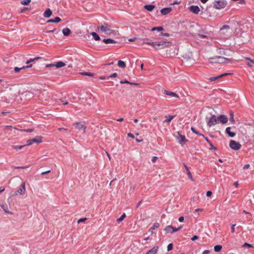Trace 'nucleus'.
<instances>
[{
    "label": "nucleus",
    "instance_id": "f257e3e1",
    "mask_svg": "<svg viewBox=\"0 0 254 254\" xmlns=\"http://www.w3.org/2000/svg\"><path fill=\"white\" fill-rule=\"evenodd\" d=\"M97 28L99 32L106 35H111L114 34L115 33V31L111 29V26L107 23H104V24L101 26H98Z\"/></svg>",
    "mask_w": 254,
    "mask_h": 254
},
{
    "label": "nucleus",
    "instance_id": "f03ea898",
    "mask_svg": "<svg viewBox=\"0 0 254 254\" xmlns=\"http://www.w3.org/2000/svg\"><path fill=\"white\" fill-rule=\"evenodd\" d=\"M171 45V44L170 42L164 41H157L152 44V47L157 50L163 49L166 47L170 46Z\"/></svg>",
    "mask_w": 254,
    "mask_h": 254
},
{
    "label": "nucleus",
    "instance_id": "7ed1b4c3",
    "mask_svg": "<svg viewBox=\"0 0 254 254\" xmlns=\"http://www.w3.org/2000/svg\"><path fill=\"white\" fill-rule=\"evenodd\" d=\"M227 2L224 0H218L214 1L212 4L211 6L216 9H221L226 7Z\"/></svg>",
    "mask_w": 254,
    "mask_h": 254
},
{
    "label": "nucleus",
    "instance_id": "20e7f679",
    "mask_svg": "<svg viewBox=\"0 0 254 254\" xmlns=\"http://www.w3.org/2000/svg\"><path fill=\"white\" fill-rule=\"evenodd\" d=\"M25 182H23L20 188L17 190L15 191L13 194L14 195H22L25 193Z\"/></svg>",
    "mask_w": 254,
    "mask_h": 254
},
{
    "label": "nucleus",
    "instance_id": "39448f33",
    "mask_svg": "<svg viewBox=\"0 0 254 254\" xmlns=\"http://www.w3.org/2000/svg\"><path fill=\"white\" fill-rule=\"evenodd\" d=\"M230 147L234 150H239L241 147V145L239 142L233 140H231L229 143Z\"/></svg>",
    "mask_w": 254,
    "mask_h": 254
},
{
    "label": "nucleus",
    "instance_id": "423d86ee",
    "mask_svg": "<svg viewBox=\"0 0 254 254\" xmlns=\"http://www.w3.org/2000/svg\"><path fill=\"white\" fill-rule=\"evenodd\" d=\"M217 117L215 115H212L209 118L208 121L207 122V125L208 127H210L211 126L215 125L218 123Z\"/></svg>",
    "mask_w": 254,
    "mask_h": 254
},
{
    "label": "nucleus",
    "instance_id": "0eeeda50",
    "mask_svg": "<svg viewBox=\"0 0 254 254\" xmlns=\"http://www.w3.org/2000/svg\"><path fill=\"white\" fill-rule=\"evenodd\" d=\"M74 125L78 130H80L82 129L83 130V133H85L86 127L84 122H76L74 124Z\"/></svg>",
    "mask_w": 254,
    "mask_h": 254
},
{
    "label": "nucleus",
    "instance_id": "6e6552de",
    "mask_svg": "<svg viewBox=\"0 0 254 254\" xmlns=\"http://www.w3.org/2000/svg\"><path fill=\"white\" fill-rule=\"evenodd\" d=\"M42 137L41 136H37L36 138H34L32 139H30L27 141V145H31L33 143H39L42 142Z\"/></svg>",
    "mask_w": 254,
    "mask_h": 254
},
{
    "label": "nucleus",
    "instance_id": "1a4fd4ad",
    "mask_svg": "<svg viewBox=\"0 0 254 254\" xmlns=\"http://www.w3.org/2000/svg\"><path fill=\"white\" fill-rule=\"evenodd\" d=\"M181 227H179L177 228H175L171 225H169L165 228V231L166 233H172L174 232L178 231L179 230H180L181 229Z\"/></svg>",
    "mask_w": 254,
    "mask_h": 254
},
{
    "label": "nucleus",
    "instance_id": "9d476101",
    "mask_svg": "<svg viewBox=\"0 0 254 254\" xmlns=\"http://www.w3.org/2000/svg\"><path fill=\"white\" fill-rule=\"evenodd\" d=\"M178 134L179 136V137H178V142L181 144L182 145L185 144L187 141H188V140L185 137V135H182L180 134L179 132H178Z\"/></svg>",
    "mask_w": 254,
    "mask_h": 254
},
{
    "label": "nucleus",
    "instance_id": "9b49d317",
    "mask_svg": "<svg viewBox=\"0 0 254 254\" xmlns=\"http://www.w3.org/2000/svg\"><path fill=\"white\" fill-rule=\"evenodd\" d=\"M218 123L219 122L223 124H226L228 122V118L224 115H221L217 117Z\"/></svg>",
    "mask_w": 254,
    "mask_h": 254
},
{
    "label": "nucleus",
    "instance_id": "f8f14e48",
    "mask_svg": "<svg viewBox=\"0 0 254 254\" xmlns=\"http://www.w3.org/2000/svg\"><path fill=\"white\" fill-rule=\"evenodd\" d=\"M65 65V63L60 61L57 62L56 64H49L47 65V67H56L57 68H60L63 66H64Z\"/></svg>",
    "mask_w": 254,
    "mask_h": 254
},
{
    "label": "nucleus",
    "instance_id": "ddd939ff",
    "mask_svg": "<svg viewBox=\"0 0 254 254\" xmlns=\"http://www.w3.org/2000/svg\"><path fill=\"white\" fill-rule=\"evenodd\" d=\"M4 212L7 215L14 214L15 212V210L12 209V207H2Z\"/></svg>",
    "mask_w": 254,
    "mask_h": 254
},
{
    "label": "nucleus",
    "instance_id": "4468645a",
    "mask_svg": "<svg viewBox=\"0 0 254 254\" xmlns=\"http://www.w3.org/2000/svg\"><path fill=\"white\" fill-rule=\"evenodd\" d=\"M190 11L194 14H197L200 11L199 7L197 5H191L189 7Z\"/></svg>",
    "mask_w": 254,
    "mask_h": 254
},
{
    "label": "nucleus",
    "instance_id": "2eb2a0df",
    "mask_svg": "<svg viewBox=\"0 0 254 254\" xmlns=\"http://www.w3.org/2000/svg\"><path fill=\"white\" fill-rule=\"evenodd\" d=\"M218 62H217L218 64H222L224 63L226 61H230L231 60L230 58H226L222 56H218Z\"/></svg>",
    "mask_w": 254,
    "mask_h": 254
},
{
    "label": "nucleus",
    "instance_id": "dca6fc26",
    "mask_svg": "<svg viewBox=\"0 0 254 254\" xmlns=\"http://www.w3.org/2000/svg\"><path fill=\"white\" fill-rule=\"evenodd\" d=\"M164 94L166 95L172 97H176V98L179 97V95L178 94H177L176 93L173 92L171 91H168L166 90L164 91Z\"/></svg>",
    "mask_w": 254,
    "mask_h": 254
},
{
    "label": "nucleus",
    "instance_id": "f3484780",
    "mask_svg": "<svg viewBox=\"0 0 254 254\" xmlns=\"http://www.w3.org/2000/svg\"><path fill=\"white\" fill-rule=\"evenodd\" d=\"M172 10L171 7H166L161 9L160 12L162 15H165L171 12Z\"/></svg>",
    "mask_w": 254,
    "mask_h": 254
},
{
    "label": "nucleus",
    "instance_id": "a211bd4d",
    "mask_svg": "<svg viewBox=\"0 0 254 254\" xmlns=\"http://www.w3.org/2000/svg\"><path fill=\"white\" fill-rule=\"evenodd\" d=\"M159 250L158 246H155L152 249L148 251L145 254H157Z\"/></svg>",
    "mask_w": 254,
    "mask_h": 254
},
{
    "label": "nucleus",
    "instance_id": "6ab92c4d",
    "mask_svg": "<svg viewBox=\"0 0 254 254\" xmlns=\"http://www.w3.org/2000/svg\"><path fill=\"white\" fill-rule=\"evenodd\" d=\"M52 14V11L50 8H47L44 12L43 15L46 18L50 17Z\"/></svg>",
    "mask_w": 254,
    "mask_h": 254
},
{
    "label": "nucleus",
    "instance_id": "aec40b11",
    "mask_svg": "<svg viewBox=\"0 0 254 254\" xmlns=\"http://www.w3.org/2000/svg\"><path fill=\"white\" fill-rule=\"evenodd\" d=\"M231 129L230 127H227L226 128V133L228 134L230 137H233L235 136L236 134L235 132L231 131Z\"/></svg>",
    "mask_w": 254,
    "mask_h": 254
},
{
    "label": "nucleus",
    "instance_id": "412c9836",
    "mask_svg": "<svg viewBox=\"0 0 254 254\" xmlns=\"http://www.w3.org/2000/svg\"><path fill=\"white\" fill-rule=\"evenodd\" d=\"M62 21V19L59 17H56L55 19H49L47 21V23H52V22H55V23H58Z\"/></svg>",
    "mask_w": 254,
    "mask_h": 254
},
{
    "label": "nucleus",
    "instance_id": "4be33fe9",
    "mask_svg": "<svg viewBox=\"0 0 254 254\" xmlns=\"http://www.w3.org/2000/svg\"><path fill=\"white\" fill-rule=\"evenodd\" d=\"M155 6L153 4H146L144 6L145 9L149 11H151L155 8Z\"/></svg>",
    "mask_w": 254,
    "mask_h": 254
},
{
    "label": "nucleus",
    "instance_id": "5701e85b",
    "mask_svg": "<svg viewBox=\"0 0 254 254\" xmlns=\"http://www.w3.org/2000/svg\"><path fill=\"white\" fill-rule=\"evenodd\" d=\"M62 32L64 36H68L70 34L71 31L68 28H65L63 29Z\"/></svg>",
    "mask_w": 254,
    "mask_h": 254
},
{
    "label": "nucleus",
    "instance_id": "b1692460",
    "mask_svg": "<svg viewBox=\"0 0 254 254\" xmlns=\"http://www.w3.org/2000/svg\"><path fill=\"white\" fill-rule=\"evenodd\" d=\"M218 56H216L209 58L208 60H209V62L211 63L218 64V63H217V62H218Z\"/></svg>",
    "mask_w": 254,
    "mask_h": 254
},
{
    "label": "nucleus",
    "instance_id": "393cba45",
    "mask_svg": "<svg viewBox=\"0 0 254 254\" xmlns=\"http://www.w3.org/2000/svg\"><path fill=\"white\" fill-rule=\"evenodd\" d=\"M160 226V224L158 222L155 223L149 229V231L151 232V233H153V231L157 228H158Z\"/></svg>",
    "mask_w": 254,
    "mask_h": 254
},
{
    "label": "nucleus",
    "instance_id": "a878e982",
    "mask_svg": "<svg viewBox=\"0 0 254 254\" xmlns=\"http://www.w3.org/2000/svg\"><path fill=\"white\" fill-rule=\"evenodd\" d=\"M186 169V171H187V175L189 177V178L191 180V181H193V179L192 178V176L191 174V173L190 172V171L189 170V167L186 165V164H184Z\"/></svg>",
    "mask_w": 254,
    "mask_h": 254
},
{
    "label": "nucleus",
    "instance_id": "bb28decb",
    "mask_svg": "<svg viewBox=\"0 0 254 254\" xmlns=\"http://www.w3.org/2000/svg\"><path fill=\"white\" fill-rule=\"evenodd\" d=\"M103 41L106 44H114L116 43V42L114 40L112 39H103Z\"/></svg>",
    "mask_w": 254,
    "mask_h": 254
},
{
    "label": "nucleus",
    "instance_id": "cd10ccee",
    "mask_svg": "<svg viewBox=\"0 0 254 254\" xmlns=\"http://www.w3.org/2000/svg\"><path fill=\"white\" fill-rule=\"evenodd\" d=\"M245 59L249 62L247 63V65L249 66L252 67L253 64H254V59L252 60L250 58L246 57Z\"/></svg>",
    "mask_w": 254,
    "mask_h": 254
},
{
    "label": "nucleus",
    "instance_id": "c85d7f7f",
    "mask_svg": "<svg viewBox=\"0 0 254 254\" xmlns=\"http://www.w3.org/2000/svg\"><path fill=\"white\" fill-rule=\"evenodd\" d=\"M90 34L93 36L95 40L99 41L100 40L99 36L96 32H92L90 33Z\"/></svg>",
    "mask_w": 254,
    "mask_h": 254
},
{
    "label": "nucleus",
    "instance_id": "c756f323",
    "mask_svg": "<svg viewBox=\"0 0 254 254\" xmlns=\"http://www.w3.org/2000/svg\"><path fill=\"white\" fill-rule=\"evenodd\" d=\"M118 65L120 67L124 68L126 67V63L124 61L120 60L118 61Z\"/></svg>",
    "mask_w": 254,
    "mask_h": 254
},
{
    "label": "nucleus",
    "instance_id": "7c9ffc66",
    "mask_svg": "<svg viewBox=\"0 0 254 254\" xmlns=\"http://www.w3.org/2000/svg\"><path fill=\"white\" fill-rule=\"evenodd\" d=\"M230 121L232 124H234L235 123V121L234 119V113L232 111L230 112Z\"/></svg>",
    "mask_w": 254,
    "mask_h": 254
},
{
    "label": "nucleus",
    "instance_id": "2f4dec72",
    "mask_svg": "<svg viewBox=\"0 0 254 254\" xmlns=\"http://www.w3.org/2000/svg\"><path fill=\"white\" fill-rule=\"evenodd\" d=\"M222 248V247L221 245H216L214 248V250L215 252H220Z\"/></svg>",
    "mask_w": 254,
    "mask_h": 254
},
{
    "label": "nucleus",
    "instance_id": "473e14b6",
    "mask_svg": "<svg viewBox=\"0 0 254 254\" xmlns=\"http://www.w3.org/2000/svg\"><path fill=\"white\" fill-rule=\"evenodd\" d=\"M126 215L124 213V214H123L122 215V216L119 218L117 219V222L119 223L121 222H122L124 220V219L126 217Z\"/></svg>",
    "mask_w": 254,
    "mask_h": 254
},
{
    "label": "nucleus",
    "instance_id": "72a5a7b5",
    "mask_svg": "<svg viewBox=\"0 0 254 254\" xmlns=\"http://www.w3.org/2000/svg\"><path fill=\"white\" fill-rule=\"evenodd\" d=\"M120 83L121 84H124V83H126V84H131V85H138V83H132V82H130L127 80H125V81H123V80H121L120 81Z\"/></svg>",
    "mask_w": 254,
    "mask_h": 254
},
{
    "label": "nucleus",
    "instance_id": "f704fd0d",
    "mask_svg": "<svg viewBox=\"0 0 254 254\" xmlns=\"http://www.w3.org/2000/svg\"><path fill=\"white\" fill-rule=\"evenodd\" d=\"M163 30V28L162 26L159 27H155L152 28L151 31H153L155 30H158L159 31H162Z\"/></svg>",
    "mask_w": 254,
    "mask_h": 254
},
{
    "label": "nucleus",
    "instance_id": "c9c22d12",
    "mask_svg": "<svg viewBox=\"0 0 254 254\" xmlns=\"http://www.w3.org/2000/svg\"><path fill=\"white\" fill-rule=\"evenodd\" d=\"M25 146H26V145H13L12 146V148L13 149H21L23 147H24Z\"/></svg>",
    "mask_w": 254,
    "mask_h": 254
},
{
    "label": "nucleus",
    "instance_id": "e433bc0d",
    "mask_svg": "<svg viewBox=\"0 0 254 254\" xmlns=\"http://www.w3.org/2000/svg\"><path fill=\"white\" fill-rule=\"evenodd\" d=\"M81 74L83 75H87L89 76H93L94 74L91 72H83L80 73Z\"/></svg>",
    "mask_w": 254,
    "mask_h": 254
},
{
    "label": "nucleus",
    "instance_id": "4c0bfd02",
    "mask_svg": "<svg viewBox=\"0 0 254 254\" xmlns=\"http://www.w3.org/2000/svg\"><path fill=\"white\" fill-rule=\"evenodd\" d=\"M226 51L223 49H219V53L221 55V56H227V54L226 53Z\"/></svg>",
    "mask_w": 254,
    "mask_h": 254
},
{
    "label": "nucleus",
    "instance_id": "58836bf2",
    "mask_svg": "<svg viewBox=\"0 0 254 254\" xmlns=\"http://www.w3.org/2000/svg\"><path fill=\"white\" fill-rule=\"evenodd\" d=\"M31 2V0H23L20 3L22 5H28Z\"/></svg>",
    "mask_w": 254,
    "mask_h": 254
},
{
    "label": "nucleus",
    "instance_id": "ea45409f",
    "mask_svg": "<svg viewBox=\"0 0 254 254\" xmlns=\"http://www.w3.org/2000/svg\"><path fill=\"white\" fill-rule=\"evenodd\" d=\"M174 118L173 116H169L167 119H166L164 122L170 123Z\"/></svg>",
    "mask_w": 254,
    "mask_h": 254
},
{
    "label": "nucleus",
    "instance_id": "a19ab883",
    "mask_svg": "<svg viewBox=\"0 0 254 254\" xmlns=\"http://www.w3.org/2000/svg\"><path fill=\"white\" fill-rule=\"evenodd\" d=\"M28 167H29V166H18V167L13 166L12 167V168H13L14 169H26V168H27Z\"/></svg>",
    "mask_w": 254,
    "mask_h": 254
},
{
    "label": "nucleus",
    "instance_id": "79ce46f5",
    "mask_svg": "<svg viewBox=\"0 0 254 254\" xmlns=\"http://www.w3.org/2000/svg\"><path fill=\"white\" fill-rule=\"evenodd\" d=\"M173 248V244H172V243L169 244L167 246V251H170L172 250Z\"/></svg>",
    "mask_w": 254,
    "mask_h": 254
},
{
    "label": "nucleus",
    "instance_id": "37998d69",
    "mask_svg": "<svg viewBox=\"0 0 254 254\" xmlns=\"http://www.w3.org/2000/svg\"><path fill=\"white\" fill-rule=\"evenodd\" d=\"M219 78H220V75H218V76H214V77H210L209 78V80L211 81H214L215 80H216L217 79H218Z\"/></svg>",
    "mask_w": 254,
    "mask_h": 254
},
{
    "label": "nucleus",
    "instance_id": "c03bdc74",
    "mask_svg": "<svg viewBox=\"0 0 254 254\" xmlns=\"http://www.w3.org/2000/svg\"><path fill=\"white\" fill-rule=\"evenodd\" d=\"M243 247H248V248H253V245L248 244L247 243H245L242 246Z\"/></svg>",
    "mask_w": 254,
    "mask_h": 254
},
{
    "label": "nucleus",
    "instance_id": "a18cd8bd",
    "mask_svg": "<svg viewBox=\"0 0 254 254\" xmlns=\"http://www.w3.org/2000/svg\"><path fill=\"white\" fill-rule=\"evenodd\" d=\"M40 59H41V57H36V58H33V59H30L29 60V62H30V63H32V62H33L34 61H35L36 60H39Z\"/></svg>",
    "mask_w": 254,
    "mask_h": 254
},
{
    "label": "nucleus",
    "instance_id": "49530a36",
    "mask_svg": "<svg viewBox=\"0 0 254 254\" xmlns=\"http://www.w3.org/2000/svg\"><path fill=\"white\" fill-rule=\"evenodd\" d=\"M87 219L86 218H81V219H79L78 221H77V223H79L80 222H85Z\"/></svg>",
    "mask_w": 254,
    "mask_h": 254
},
{
    "label": "nucleus",
    "instance_id": "de8ad7c7",
    "mask_svg": "<svg viewBox=\"0 0 254 254\" xmlns=\"http://www.w3.org/2000/svg\"><path fill=\"white\" fill-rule=\"evenodd\" d=\"M236 226V224H232L231 225V232L232 233H234L235 231V227Z\"/></svg>",
    "mask_w": 254,
    "mask_h": 254
},
{
    "label": "nucleus",
    "instance_id": "09e8293b",
    "mask_svg": "<svg viewBox=\"0 0 254 254\" xmlns=\"http://www.w3.org/2000/svg\"><path fill=\"white\" fill-rule=\"evenodd\" d=\"M32 66V64H30L28 65L23 66L22 67H20V68H21V69H25V68H30V67H31Z\"/></svg>",
    "mask_w": 254,
    "mask_h": 254
},
{
    "label": "nucleus",
    "instance_id": "8fccbe9b",
    "mask_svg": "<svg viewBox=\"0 0 254 254\" xmlns=\"http://www.w3.org/2000/svg\"><path fill=\"white\" fill-rule=\"evenodd\" d=\"M118 76V74L117 73H114L113 74H112L111 75H110L109 76H108V77H116Z\"/></svg>",
    "mask_w": 254,
    "mask_h": 254
},
{
    "label": "nucleus",
    "instance_id": "3c124183",
    "mask_svg": "<svg viewBox=\"0 0 254 254\" xmlns=\"http://www.w3.org/2000/svg\"><path fill=\"white\" fill-rule=\"evenodd\" d=\"M230 29V27L228 25H224L222 26V28H221L220 30H223V29Z\"/></svg>",
    "mask_w": 254,
    "mask_h": 254
},
{
    "label": "nucleus",
    "instance_id": "603ef678",
    "mask_svg": "<svg viewBox=\"0 0 254 254\" xmlns=\"http://www.w3.org/2000/svg\"><path fill=\"white\" fill-rule=\"evenodd\" d=\"M21 69V68L18 67H15L14 68V70L15 72H19Z\"/></svg>",
    "mask_w": 254,
    "mask_h": 254
},
{
    "label": "nucleus",
    "instance_id": "864d4df0",
    "mask_svg": "<svg viewBox=\"0 0 254 254\" xmlns=\"http://www.w3.org/2000/svg\"><path fill=\"white\" fill-rule=\"evenodd\" d=\"M34 130L33 128H30V129H24L23 131L28 132H31Z\"/></svg>",
    "mask_w": 254,
    "mask_h": 254
},
{
    "label": "nucleus",
    "instance_id": "5fc2aeb1",
    "mask_svg": "<svg viewBox=\"0 0 254 254\" xmlns=\"http://www.w3.org/2000/svg\"><path fill=\"white\" fill-rule=\"evenodd\" d=\"M56 29L54 28L53 30L49 29V30H47L45 31L46 33H53L56 31Z\"/></svg>",
    "mask_w": 254,
    "mask_h": 254
},
{
    "label": "nucleus",
    "instance_id": "6e6d98bb",
    "mask_svg": "<svg viewBox=\"0 0 254 254\" xmlns=\"http://www.w3.org/2000/svg\"><path fill=\"white\" fill-rule=\"evenodd\" d=\"M198 37L199 38H205L206 37V36L205 35H203V34H198Z\"/></svg>",
    "mask_w": 254,
    "mask_h": 254
},
{
    "label": "nucleus",
    "instance_id": "4d7b16f0",
    "mask_svg": "<svg viewBox=\"0 0 254 254\" xmlns=\"http://www.w3.org/2000/svg\"><path fill=\"white\" fill-rule=\"evenodd\" d=\"M145 201H144L143 200H140V201L138 202L137 205V206H138L139 205H141V204H144V202ZM144 205H146V204H144Z\"/></svg>",
    "mask_w": 254,
    "mask_h": 254
},
{
    "label": "nucleus",
    "instance_id": "13d9d810",
    "mask_svg": "<svg viewBox=\"0 0 254 254\" xmlns=\"http://www.w3.org/2000/svg\"><path fill=\"white\" fill-rule=\"evenodd\" d=\"M50 172H51V170H48V171H45V172H43L41 173V175H46L47 174H48V173H49Z\"/></svg>",
    "mask_w": 254,
    "mask_h": 254
},
{
    "label": "nucleus",
    "instance_id": "bf43d9fd",
    "mask_svg": "<svg viewBox=\"0 0 254 254\" xmlns=\"http://www.w3.org/2000/svg\"><path fill=\"white\" fill-rule=\"evenodd\" d=\"M230 74H231V73H223V74H222L220 75V77L221 78V77H223L224 76H226V75H230Z\"/></svg>",
    "mask_w": 254,
    "mask_h": 254
},
{
    "label": "nucleus",
    "instance_id": "052dcab7",
    "mask_svg": "<svg viewBox=\"0 0 254 254\" xmlns=\"http://www.w3.org/2000/svg\"><path fill=\"white\" fill-rule=\"evenodd\" d=\"M127 136L128 137H129L132 138H134V135L132 133H127Z\"/></svg>",
    "mask_w": 254,
    "mask_h": 254
},
{
    "label": "nucleus",
    "instance_id": "680f3d73",
    "mask_svg": "<svg viewBox=\"0 0 254 254\" xmlns=\"http://www.w3.org/2000/svg\"><path fill=\"white\" fill-rule=\"evenodd\" d=\"M211 194H212V192L211 191H207L206 192V196L207 197L210 196L211 195Z\"/></svg>",
    "mask_w": 254,
    "mask_h": 254
},
{
    "label": "nucleus",
    "instance_id": "e2e57ef3",
    "mask_svg": "<svg viewBox=\"0 0 254 254\" xmlns=\"http://www.w3.org/2000/svg\"><path fill=\"white\" fill-rule=\"evenodd\" d=\"M250 167V165L249 164H246L244 167H243V169L244 170H246L247 169H248Z\"/></svg>",
    "mask_w": 254,
    "mask_h": 254
},
{
    "label": "nucleus",
    "instance_id": "0e129e2a",
    "mask_svg": "<svg viewBox=\"0 0 254 254\" xmlns=\"http://www.w3.org/2000/svg\"><path fill=\"white\" fill-rule=\"evenodd\" d=\"M198 239V237L196 235L193 236L191 238V240L192 241H195Z\"/></svg>",
    "mask_w": 254,
    "mask_h": 254
},
{
    "label": "nucleus",
    "instance_id": "69168bd1",
    "mask_svg": "<svg viewBox=\"0 0 254 254\" xmlns=\"http://www.w3.org/2000/svg\"><path fill=\"white\" fill-rule=\"evenodd\" d=\"M157 158H158L157 157H156V156L153 157L152 158V162H155L157 160Z\"/></svg>",
    "mask_w": 254,
    "mask_h": 254
},
{
    "label": "nucleus",
    "instance_id": "338daca9",
    "mask_svg": "<svg viewBox=\"0 0 254 254\" xmlns=\"http://www.w3.org/2000/svg\"><path fill=\"white\" fill-rule=\"evenodd\" d=\"M210 146V149H216V148L214 147L213 144L210 142L209 143Z\"/></svg>",
    "mask_w": 254,
    "mask_h": 254
},
{
    "label": "nucleus",
    "instance_id": "774afa93",
    "mask_svg": "<svg viewBox=\"0 0 254 254\" xmlns=\"http://www.w3.org/2000/svg\"><path fill=\"white\" fill-rule=\"evenodd\" d=\"M202 211H203V209H202V208H197V209H195V212H202Z\"/></svg>",
    "mask_w": 254,
    "mask_h": 254
}]
</instances>
